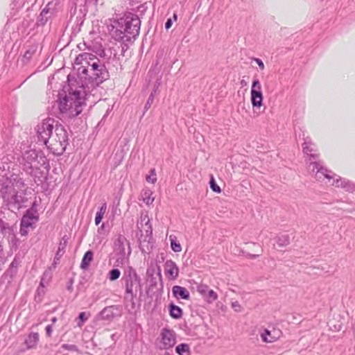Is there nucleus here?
Wrapping results in <instances>:
<instances>
[{
  "label": "nucleus",
  "instance_id": "obj_1",
  "mask_svg": "<svg viewBox=\"0 0 355 355\" xmlns=\"http://www.w3.org/2000/svg\"><path fill=\"white\" fill-rule=\"evenodd\" d=\"M38 138L56 155H61L68 145V135L64 128L53 119L43 120L36 127Z\"/></svg>",
  "mask_w": 355,
  "mask_h": 355
},
{
  "label": "nucleus",
  "instance_id": "obj_2",
  "mask_svg": "<svg viewBox=\"0 0 355 355\" xmlns=\"http://www.w3.org/2000/svg\"><path fill=\"white\" fill-rule=\"evenodd\" d=\"M87 92L83 85L77 89H71L69 94L58 101V107L62 118L72 119L77 116L83 111Z\"/></svg>",
  "mask_w": 355,
  "mask_h": 355
},
{
  "label": "nucleus",
  "instance_id": "obj_3",
  "mask_svg": "<svg viewBox=\"0 0 355 355\" xmlns=\"http://www.w3.org/2000/svg\"><path fill=\"white\" fill-rule=\"evenodd\" d=\"M0 196L8 209L12 211L19 210L27 200L24 184L21 180L4 182L0 188Z\"/></svg>",
  "mask_w": 355,
  "mask_h": 355
},
{
  "label": "nucleus",
  "instance_id": "obj_4",
  "mask_svg": "<svg viewBox=\"0 0 355 355\" xmlns=\"http://www.w3.org/2000/svg\"><path fill=\"white\" fill-rule=\"evenodd\" d=\"M119 28L113 33L116 40L130 42L135 40L139 33L141 21L137 16H127L118 21Z\"/></svg>",
  "mask_w": 355,
  "mask_h": 355
},
{
  "label": "nucleus",
  "instance_id": "obj_5",
  "mask_svg": "<svg viewBox=\"0 0 355 355\" xmlns=\"http://www.w3.org/2000/svg\"><path fill=\"white\" fill-rule=\"evenodd\" d=\"M125 284V299L133 301L138 289L141 290V279L132 267H128L123 273L122 279Z\"/></svg>",
  "mask_w": 355,
  "mask_h": 355
},
{
  "label": "nucleus",
  "instance_id": "obj_6",
  "mask_svg": "<svg viewBox=\"0 0 355 355\" xmlns=\"http://www.w3.org/2000/svg\"><path fill=\"white\" fill-rule=\"evenodd\" d=\"M94 55L89 53H83L79 54L74 62L75 67L78 71L79 78L83 79H87L88 71H89L90 63L93 61L92 58H94Z\"/></svg>",
  "mask_w": 355,
  "mask_h": 355
},
{
  "label": "nucleus",
  "instance_id": "obj_7",
  "mask_svg": "<svg viewBox=\"0 0 355 355\" xmlns=\"http://www.w3.org/2000/svg\"><path fill=\"white\" fill-rule=\"evenodd\" d=\"M110 77L108 71L105 66L102 64L95 72H92L87 75V78L94 85H98Z\"/></svg>",
  "mask_w": 355,
  "mask_h": 355
},
{
  "label": "nucleus",
  "instance_id": "obj_8",
  "mask_svg": "<svg viewBox=\"0 0 355 355\" xmlns=\"http://www.w3.org/2000/svg\"><path fill=\"white\" fill-rule=\"evenodd\" d=\"M251 101L253 107H261L262 105L263 95L261 85L259 80H254L251 88Z\"/></svg>",
  "mask_w": 355,
  "mask_h": 355
},
{
  "label": "nucleus",
  "instance_id": "obj_9",
  "mask_svg": "<svg viewBox=\"0 0 355 355\" xmlns=\"http://www.w3.org/2000/svg\"><path fill=\"white\" fill-rule=\"evenodd\" d=\"M114 250L121 257H124L126 255L128 256L131 253L130 245L127 239L120 235L114 243Z\"/></svg>",
  "mask_w": 355,
  "mask_h": 355
},
{
  "label": "nucleus",
  "instance_id": "obj_10",
  "mask_svg": "<svg viewBox=\"0 0 355 355\" xmlns=\"http://www.w3.org/2000/svg\"><path fill=\"white\" fill-rule=\"evenodd\" d=\"M175 344V337L172 331L164 329L162 333V342L160 348L169 349Z\"/></svg>",
  "mask_w": 355,
  "mask_h": 355
},
{
  "label": "nucleus",
  "instance_id": "obj_11",
  "mask_svg": "<svg viewBox=\"0 0 355 355\" xmlns=\"http://www.w3.org/2000/svg\"><path fill=\"white\" fill-rule=\"evenodd\" d=\"M318 157L317 154H311L310 157L306 160L308 164V170L310 173L315 175L317 171L322 170L323 168L320 162H318L316 159Z\"/></svg>",
  "mask_w": 355,
  "mask_h": 355
},
{
  "label": "nucleus",
  "instance_id": "obj_12",
  "mask_svg": "<svg viewBox=\"0 0 355 355\" xmlns=\"http://www.w3.org/2000/svg\"><path fill=\"white\" fill-rule=\"evenodd\" d=\"M164 270L168 278L175 279L178 277L179 268L172 260H167L164 264Z\"/></svg>",
  "mask_w": 355,
  "mask_h": 355
},
{
  "label": "nucleus",
  "instance_id": "obj_13",
  "mask_svg": "<svg viewBox=\"0 0 355 355\" xmlns=\"http://www.w3.org/2000/svg\"><path fill=\"white\" fill-rule=\"evenodd\" d=\"M38 220V217L32 209L26 211L21 220V224L25 227H31L33 223Z\"/></svg>",
  "mask_w": 355,
  "mask_h": 355
},
{
  "label": "nucleus",
  "instance_id": "obj_14",
  "mask_svg": "<svg viewBox=\"0 0 355 355\" xmlns=\"http://www.w3.org/2000/svg\"><path fill=\"white\" fill-rule=\"evenodd\" d=\"M137 227L142 232L143 230L146 232V237L152 235L153 229L150 223V219L148 215L141 216L140 221L137 223Z\"/></svg>",
  "mask_w": 355,
  "mask_h": 355
},
{
  "label": "nucleus",
  "instance_id": "obj_15",
  "mask_svg": "<svg viewBox=\"0 0 355 355\" xmlns=\"http://www.w3.org/2000/svg\"><path fill=\"white\" fill-rule=\"evenodd\" d=\"M172 293L177 300H188L190 298V293L189 291L180 286H174L172 288Z\"/></svg>",
  "mask_w": 355,
  "mask_h": 355
},
{
  "label": "nucleus",
  "instance_id": "obj_16",
  "mask_svg": "<svg viewBox=\"0 0 355 355\" xmlns=\"http://www.w3.org/2000/svg\"><path fill=\"white\" fill-rule=\"evenodd\" d=\"M279 336L280 333L275 330L269 331L268 329H264V331L261 334V340L265 343H273L279 338Z\"/></svg>",
  "mask_w": 355,
  "mask_h": 355
},
{
  "label": "nucleus",
  "instance_id": "obj_17",
  "mask_svg": "<svg viewBox=\"0 0 355 355\" xmlns=\"http://www.w3.org/2000/svg\"><path fill=\"white\" fill-rule=\"evenodd\" d=\"M67 243L68 238L67 236H63L59 243L58 251L54 257V261L53 263V266L54 268H55L57 263L59 261L61 257L64 254Z\"/></svg>",
  "mask_w": 355,
  "mask_h": 355
},
{
  "label": "nucleus",
  "instance_id": "obj_18",
  "mask_svg": "<svg viewBox=\"0 0 355 355\" xmlns=\"http://www.w3.org/2000/svg\"><path fill=\"white\" fill-rule=\"evenodd\" d=\"M115 309L116 308L114 306H107L104 308L98 315L97 319L107 321L112 320L115 316V313L114 311Z\"/></svg>",
  "mask_w": 355,
  "mask_h": 355
},
{
  "label": "nucleus",
  "instance_id": "obj_19",
  "mask_svg": "<svg viewBox=\"0 0 355 355\" xmlns=\"http://www.w3.org/2000/svg\"><path fill=\"white\" fill-rule=\"evenodd\" d=\"M22 158L27 164V167L32 168L33 163L35 162L37 158V153L35 150H28L23 154Z\"/></svg>",
  "mask_w": 355,
  "mask_h": 355
},
{
  "label": "nucleus",
  "instance_id": "obj_20",
  "mask_svg": "<svg viewBox=\"0 0 355 355\" xmlns=\"http://www.w3.org/2000/svg\"><path fill=\"white\" fill-rule=\"evenodd\" d=\"M39 341V334L36 332L31 333L24 341L27 349H32L37 346Z\"/></svg>",
  "mask_w": 355,
  "mask_h": 355
},
{
  "label": "nucleus",
  "instance_id": "obj_21",
  "mask_svg": "<svg viewBox=\"0 0 355 355\" xmlns=\"http://www.w3.org/2000/svg\"><path fill=\"white\" fill-rule=\"evenodd\" d=\"M93 252L91 250L87 251L81 261L80 268L83 270H86L90 265L91 261L93 260Z\"/></svg>",
  "mask_w": 355,
  "mask_h": 355
},
{
  "label": "nucleus",
  "instance_id": "obj_22",
  "mask_svg": "<svg viewBox=\"0 0 355 355\" xmlns=\"http://www.w3.org/2000/svg\"><path fill=\"white\" fill-rule=\"evenodd\" d=\"M169 313L170 315L175 319H179L182 315V309L173 304L169 305Z\"/></svg>",
  "mask_w": 355,
  "mask_h": 355
},
{
  "label": "nucleus",
  "instance_id": "obj_23",
  "mask_svg": "<svg viewBox=\"0 0 355 355\" xmlns=\"http://www.w3.org/2000/svg\"><path fill=\"white\" fill-rule=\"evenodd\" d=\"M315 178L318 181H322L324 179H327L329 182H330V180L333 179V177H331L328 173L327 169L323 167L322 170L316 171V173L315 174Z\"/></svg>",
  "mask_w": 355,
  "mask_h": 355
},
{
  "label": "nucleus",
  "instance_id": "obj_24",
  "mask_svg": "<svg viewBox=\"0 0 355 355\" xmlns=\"http://www.w3.org/2000/svg\"><path fill=\"white\" fill-rule=\"evenodd\" d=\"M49 9L46 8H44L42 10V12H40V14L37 18V24L38 26H43L46 23V21L48 20V17L46 15L49 14Z\"/></svg>",
  "mask_w": 355,
  "mask_h": 355
},
{
  "label": "nucleus",
  "instance_id": "obj_25",
  "mask_svg": "<svg viewBox=\"0 0 355 355\" xmlns=\"http://www.w3.org/2000/svg\"><path fill=\"white\" fill-rule=\"evenodd\" d=\"M175 351L179 355H191L189 346L185 343L178 345Z\"/></svg>",
  "mask_w": 355,
  "mask_h": 355
},
{
  "label": "nucleus",
  "instance_id": "obj_26",
  "mask_svg": "<svg viewBox=\"0 0 355 355\" xmlns=\"http://www.w3.org/2000/svg\"><path fill=\"white\" fill-rule=\"evenodd\" d=\"M107 205L106 203H103L100 207L98 211L96 213L95 218V224L98 225L102 220L104 214L106 212Z\"/></svg>",
  "mask_w": 355,
  "mask_h": 355
},
{
  "label": "nucleus",
  "instance_id": "obj_27",
  "mask_svg": "<svg viewBox=\"0 0 355 355\" xmlns=\"http://www.w3.org/2000/svg\"><path fill=\"white\" fill-rule=\"evenodd\" d=\"M93 61L90 63L89 71H88V74L92 72H95V71L99 68V67L103 64L101 60L95 55L94 58H92Z\"/></svg>",
  "mask_w": 355,
  "mask_h": 355
},
{
  "label": "nucleus",
  "instance_id": "obj_28",
  "mask_svg": "<svg viewBox=\"0 0 355 355\" xmlns=\"http://www.w3.org/2000/svg\"><path fill=\"white\" fill-rule=\"evenodd\" d=\"M277 243L279 246H286L290 243V237L288 234L280 235L277 240Z\"/></svg>",
  "mask_w": 355,
  "mask_h": 355
},
{
  "label": "nucleus",
  "instance_id": "obj_29",
  "mask_svg": "<svg viewBox=\"0 0 355 355\" xmlns=\"http://www.w3.org/2000/svg\"><path fill=\"white\" fill-rule=\"evenodd\" d=\"M332 185H335L338 187H341L343 188H347V190H349V187H351L349 182H345L341 179L334 180Z\"/></svg>",
  "mask_w": 355,
  "mask_h": 355
},
{
  "label": "nucleus",
  "instance_id": "obj_30",
  "mask_svg": "<svg viewBox=\"0 0 355 355\" xmlns=\"http://www.w3.org/2000/svg\"><path fill=\"white\" fill-rule=\"evenodd\" d=\"M121 275V272L119 269L114 268L110 271L109 272V279L110 281H115L119 278Z\"/></svg>",
  "mask_w": 355,
  "mask_h": 355
},
{
  "label": "nucleus",
  "instance_id": "obj_31",
  "mask_svg": "<svg viewBox=\"0 0 355 355\" xmlns=\"http://www.w3.org/2000/svg\"><path fill=\"white\" fill-rule=\"evenodd\" d=\"M205 297H207V301L209 303H212L217 300L218 295L213 290H209Z\"/></svg>",
  "mask_w": 355,
  "mask_h": 355
},
{
  "label": "nucleus",
  "instance_id": "obj_32",
  "mask_svg": "<svg viewBox=\"0 0 355 355\" xmlns=\"http://www.w3.org/2000/svg\"><path fill=\"white\" fill-rule=\"evenodd\" d=\"M171 246L172 250L175 252H180L182 250V247L180 243H176L175 238L170 236Z\"/></svg>",
  "mask_w": 355,
  "mask_h": 355
},
{
  "label": "nucleus",
  "instance_id": "obj_33",
  "mask_svg": "<svg viewBox=\"0 0 355 355\" xmlns=\"http://www.w3.org/2000/svg\"><path fill=\"white\" fill-rule=\"evenodd\" d=\"M37 51V46H31L24 53V58L27 60H30L31 58Z\"/></svg>",
  "mask_w": 355,
  "mask_h": 355
},
{
  "label": "nucleus",
  "instance_id": "obj_34",
  "mask_svg": "<svg viewBox=\"0 0 355 355\" xmlns=\"http://www.w3.org/2000/svg\"><path fill=\"white\" fill-rule=\"evenodd\" d=\"M209 184H210V187L213 191L218 193L221 192V189H220V187L217 185L213 176H211V178Z\"/></svg>",
  "mask_w": 355,
  "mask_h": 355
},
{
  "label": "nucleus",
  "instance_id": "obj_35",
  "mask_svg": "<svg viewBox=\"0 0 355 355\" xmlns=\"http://www.w3.org/2000/svg\"><path fill=\"white\" fill-rule=\"evenodd\" d=\"M146 180L148 182L152 184H154L156 182L157 178L155 169H152L150 171V174L146 176Z\"/></svg>",
  "mask_w": 355,
  "mask_h": 355
},
{
  "label": "nucleus",
  "instance_id": "obj_36",
  "mask_svg": "<svg viewBox=\"0 0 355 355\" xmlns=\"http://www.w3.org/2000/svg\"><path fill=\"white\" fill-rule=\"evenodd\" d=\"M209 290V287L204 284H200L197 288L198 292L205 297L207 295Z\"/></svg>",
  "mask_w": 355,
  "mask_h": 355
},
{
  "label": "nucleus",
  "instance_id": "obj_37",
  "mask_svg": "<svg viewBox=\"0 0 355 355\" xmlns=\"http://www.w3.org/2000/svg\"><path fill=\"white\" fill-rule=\"evenodd\" d=\"M88 319L85 312H82L78 315L79 322L77 323V326L81 327L85 321Z\"/></svg>",
  "mask_w": 355,
  "mask_h": 355
},
{
  "label": "nucleus",
  "instance_id": "obj_38",
  "mask_svg": "<svg viewBox=\"0 0 355 355\" xmlns=\"http://www.w3.org/2000/svg\"><path fill=\"white\" fill-rule=\"evenodd\" d=\"M155 93H156V89H154V91L151 92L150 96L148 97L147 102L146 103V105H145L146 110H148L150 107L151 104L153 103V102L154 101V96H155Z\"/></svg>",
  "mask_w": 355,
  "mask_h": 355
},
{
  "label": "nucleus",
  "instance_id": "obj_39",
  "mask_svg": "<svg viewBox=\"0 0 355 355\" xmlns=\"http://www.w3.org/2000/svg\"><path fill=\"white\" fill-rule=\"evenodd\" d=\"M303 152L308 155L309 157L310 155L313 154L312 152H313V149L305 141L303 144Z\"/></svg>",
  "mask_w": 355,
  "mask_h": 355
},
{
  "label": "nucleus",
  "instance_id": "obj_40",
  "mask_svg": "<svg viewBox=\"0 0 355 355\" xmlns=\"http://www.w3.org/2000/svg\"><path fill=\"white\" fill-rule=\"evenodd\" d=\"M62 348L65 350H69V351H73V352L78 351V347L75 345L63 344L62 345Z\"/></svg>",
  "mask_w": 355,
  "mask_h": 355
},
{
  "label": "nucleus",
  "instance_id": "obj_41",
  "mask_svg": "<svg viewBox=\"0 0 355 355\" xmlns=\"http://www.w3.org/2000/svg\"><path fill=\"white\" fill-rule=\"evenodd\" d=\"M232 307L234 309L235 311L236 312H240L242 310V308H241V306L240 305V304L239 303V302L236 301V302H233L232 303Z\"/></svg>",
  "mask_w": 355,
  "mask_h": 355
},
{
  "label": "nucleus",
  "instance_id": "obj_42",
  "mask_svg": "<svg viewBox=\"0 0 355 355\" xmlns=\"http://www.w3.org/2000/svg\"><path fill=\"white\" fill-rule=\"evenodd\" d=\"M29 227H25L24 226H22V225L21 224V227H20V230H19V232L21 234V235L22 236H26L28 234V229Z\"/></svg>",
  "mask_w": 355,
  "mask_h": 355
},
{
  "label": "nucleus",
  "instance_id": "obj_43",
  "mask_svg": "<svg viewBox=\"0 0 355 355\" xmlns=\"http://www.w3.org/2000/svg\"><path fill=\"white\" fill-rule=\"evenodd\" d=\"M254 60L256 62V63L259 65V68L263 70L264 69V64L263 62H262V60H261L259 58H254Z\"/></svg>",
  "mask_w": 355,
  "mask_h": 355
},
{
  "label": "nucleus",
  "instance_id": "obj_44",
  "mask_svg": "<svg viewBox=\"0 0 355 355\" xmlns=\"http://www.w3.org/2000/svg\"><path fill=\"white\" fill-rule=\"evenodd\" d=\"M144 201L147 205H151L154 201V198H151L150 196L146 197L144 198Z\"/></svg>",
  "mask_w": 355,
  "mask_h": 355
},
{
  "label": "nucleus",
  "instance_id": "obj_45",
  "mask_svg": "<svg viewBox=\"0 0 355 355\" xmlns=\"http://www.w3.org/2000/svg\"><path fill=\"white\" fill-rule=\"evenodd\" d=\"M52 333V326L51 325H47L46 327V334L48 337H51Z\"/></svg>",
  "mask_w": 355,
  "mask_h": 355
},
{
  "label": "nucleus",
  "instance_id": "obj_46",
  "mask_svg": "<svg viewBox=\"0 0 355 355\" xmlns=\"http://www.w3.org/2000/svg\"><path fill=\"white\" fill-rule=\"evenodd\" d=\"M172 26V20L171 19H167L166 24H165V28L166 29H169Z\"/></svg>",
  "mask_w": 355,
  "mask_h": 355
},
{
  "label": "nucleus",
  "instance_id": "obj_47",
  "mask_svg": "<svg viewBox=\"0 0 355 355\" xmlns=\"http://www.w3.org/2000/svg\"><path fill=\"white\" fill-rule=\"evenodd\" d=\"M146 241V239L144 241H140L139 248L143 252H147V251L144 248V247H145L144 243Z\"/></svg>",
  "mask_w": 355,
  "mask_h": 355
},
{
  "label": "nucleus",
  "instance_id": "obj_48",
  "mask_svg": "<svg viewBox=\"0 0 355 355\" xmlns=\"http://www.w3.org/2000/svg\"><path fill=\"white\" fill-rule=\"evenodd\" d=\"M57 321V318L55 317H53L52 319H51V322L53 324L55 323Z\"/></svg>",
  "mask_w": 355,
  "mask_h": 355
},
{
  "label": "nucleus",
  "instance_id": "obj_49",
  "mask_svg": "<svg viewBox=\"0 0 355 355\" xmlns=\"http://www.w3.org/2000/svg\"><path fill=\"white\" fill-rule=\"evenodd\" d=\"M265 233H266L265 231H262L261 232V236H264L267 237V235H265Z\"/></svg>",
  "mask_w": 355,
  "mask_h": 355
},
{
  "label": "nucleus",
  "instance_id": "obj_50",
  "mask_svg": "<svg viewBox=\"0 0 355 355\" xmlns=\"http://www.w3.org/2000/svg\"><path fill=\"white\" fill-rule=\"evenodd\" d=\"M250 257H256L257 255H255V254H250Z\"/></svg>",
  "mask_w": 355,
  "mask_h": 355
},
{
  "label": "nucleus",
  "instance_id": "obj_51",
  "mask_svg": "<svg viewBox=\"0 0 355 355\" xmlns=\"http://www.w3.org/2000/svg\"><path fill=\"white\" fill-rule=\"evenodd\" d=\"M71 288H72V286H71V285H70L69 286H68V289H69V290H71Z\"/></svg>",
  "mask_w": 355,
  "mask_h": 355
},
{
  "label": "nucleus",
  "instance_id": "obj_52",
  "mask_svg": "<svg viewBox=\"0 0 355 355\" xmlns=\"http://www.w3.org/2000/svg\"><path fill=\"white\" fill-rule=\"evenodd\" d=\"M173 17H174L175 19H177V15L175 14H174Z\"/></svg>",
  "mask_w": 355,
  "mask_h": 355
},
{
  "label": "nucleus",
  "instance_id": "obj_53",
  "mask_svg": "<svg viewBox=\"0 0 355 355\" xmlns=\"http://www.w3.org/2000/svg\"><path fill=\"white\" fill-rule=\"evenodd\" d=\"M164 355H171V354L168 352H165Z\"/></svg>",
  "mask_w": 355,
  "mask_h": 355
},
{
  "label": "nucleus",
  "instance_id": "obj_54",
  "mask_svg": "<svg viewBox=\"0 0 355 355\" xmlns=\"http://www.w3.org/2000/svg\"><path fill=\"white\" fill-rule=\"evenodd\" d=\"M40 285L43 286V282H40Z\"/></svg>",
  "mask_w": 355,
  "mask_h": 355
}]
</instances>
